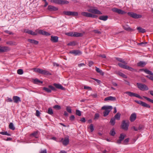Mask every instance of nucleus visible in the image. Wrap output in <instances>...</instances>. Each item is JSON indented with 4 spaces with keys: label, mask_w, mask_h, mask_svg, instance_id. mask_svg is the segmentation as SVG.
<instances>
[{
    "label": "nucleus",
    "mask_w": 153,
    "mask_h": 153,
    "mask_svg": "<svg viewBox=\"0 0 153 153\" xmlns=\"http://www.w3.org/2000/svg\"><path fill=\"white\" fill-rule=\"evenodd\" d=\"M115 134L116 133L115 131L114 128H112L110 131V134L112 136H114Z\"/></svg>",
    "instance_id": "obj_37"
},
{
    "label": "nucleus",
    "mask_w": 153,
    "mask_h": 153,
    "mask_svg": "<svg viewBox=\"0 0 153 153\" xmlns=\"http://www.w3.org/2000/svg\"><path fill=\"white\" fill-rule=\"evenodd\" d=\"M64 14L68 16H77L78 15V13L75 12L70 11H64L63 12Z\"/></svg>",
    "instance_id": "obj_9"
},
{
    "label": "nucleus",
    "mask_w": 153,
    "mask_h": 153,
    "mask_svg": "<svg viewBox=\"0 0 153 153\" xmlns=\"http://www.w3.org/2000/svg\"><path fill=\"white\" fill-rule=\"evenodd\" d=\"M66 110L67 111L70 113H71L72 112L71 109V108L70 107L67 106L66 108Z\"/></svg>",
    "instance_id": "obj_50"
},
{
    "label": "nucleus",
    "mask_w": 153,
    "mask_h": 153,
    "mask_svg": "<svg viewBox=\"0 0 153 153\" xmlns=\"http://www.w3.org/2000/svg\"><path fill=\"white\" fill-rule=\"evenodd\" d=\"M80 121L82 122L85 123L86 121L85 118V117H83L82 118H81L80 120Z\"/></svg>",
    "instance_id": "obj_63"
},
{
    "label": "nucleus",
    "mask_w": 153,
    "mask_h": 153,
    "mask_svg": "<svg viewBox=\"0 0 153 153\" xmlns=\"http://www.w3.org/2000/svg\"><path fill=\"white\" fill-rule=\"evenodd\" d=\"M60 0H51V2L59 4Z\"/></svg>",
    "instance_id": "obj_43"
},
{
    "label": "nucleus",
    "mask_w": 153,
    "mask_h": 153,
    "mask_svg": "<svg viewBox=\"0 0 153 153\" xmlns=\"http://www.w3.org/2000/svg\"><path fill=\"white\" fill-rule=\"evenodd\" d=\"M25 32L28 33L29 34L34 36H35L37 35V33H36L30 30H25Z\"/></svg>",
    "instance_id": "obj_25"
},
{
    "label": "nucleus",
    "mask_w": 153,
    "mask_h": 153,
    "mask_svg": "<svg viewBox=\"0 0 153 153\" xmlns=\"http://www.w3.org/2000/svg\"><path fill=\"white\" fill-rule=\"evenodd\" d=\"M0 134H1L3 135H6L8 136H10V134L8 133L7 132V131H5V132H3V131H1L0 132Z\"/></svg>",
    "instance_id": "obj_42"
},
{
    "label": "nucleus",
    "mask_w": 153,
    "mask_h": 153,
    "mask_svg": "<svg viewBox=\"0 0 153 153\" xmlns=\"http://www.w3.org/2000/svg\"><path fill=\"white\" fill-rule=\"evenodd\" d=\"M10 48L7 46L2 47L0 46V52H4L10 50Z\"/></svg>",
    "instance_id": "obj_14"
},
{
    "label": "nucleus",
    "mask_w": 153,
    "mask_h": 153,
    "mask_svg": "<svg viewBox=\"0 0 153 153\" xmlns=\"http://www.w3.org/2000/svg\"><path fill=\"white\" fill-rule=\"evenodd\" d=\"M87 11L90 13H93L97 14H102V13L100 11L97 9L91 8L88 9Z\"/></svg>",
    "instance_id": "obj_11"
},
{
    "label": "nucleus",
    "mask_w": 153,
    "mask_h": 153,
    "mask_svg": "<svg viewBox=\"0 0 153 153\" xmlns=\"http://www.w3.org/2000/svg\"><path fill=\"white\" fill-rule=\"evenodd\" d=\"M36 31L38 32L40 34L45 36H49L50 35L48 33L41 30H37Z\"/></svg>",
    "instance_id": "obj_16"
},
{
    "label": "nucleus",
    "mask_w": 153,
    "mask_h": 153,
    "mask_svg": "<svg viewBox=\"0 0 153 153\" xmlns=\"http://www.w3.org/2000/svg\"><path fill=\"white\" fill-rule=\"evenodd\" d=\"M137 86L138 88L141 91H145L149 90L148 87L146 85L143 83H137Z\"/></svg>",
    "instance_id": "obj_5"
},
{
    "label": "nucleus",
    "mask_w": 153,
    "mask_h": 153,
    "mask_svg": "<svg viewBox=\"0 0 153 153\" xmlns=\"http://www.w3.org/2000/svg\"><path fill=\"white\" fill-rule=\"evenodd\" d=\"M128 15L134 19H138L141 18L142 16L141 15L137 14L133 12H129L128 13Z\"/></svg>",
    "instance_id": "obj_8"
},
{
    "label": "nucleus",
    "mask_w": 153,
    "mask_h": 153,
    "mask_svg": "<svg viewBox=\"0 0 153 153\" xmlns=\"http://www.w3.org/2000/svg\"><path fill=\"white\" fill-rule=\"evenodd\" d=\"M147 43V42H142L140 43H139L137 44L138 45H141L143 47H144L146 45Z\"/></svg>",
    "instance_id": "obj_47"
},
{
    "label": "nucleus",
    "mask_w": 153,
    "mask_h": 153,
    "mask_svg": "<svg viewBox=\"0 0 153 153\" xmlns=\"http://www.w3.org/2000/svg\"><path fill=\"white\" fill-rule=\"evenodd\" d=\"M126 136V134H120L119 137V139L117 140L116 143L119 144H121L122 141L124 140Z\"/></svg>",
    "instance_id": "obj_13"
},
{
    "label": "nucleus",
    "mask_w": 153,
    "mask_h": 153,
    "mask_svg": "<svg viewBox=\"0 0 153 153\" xmlns=\"http://www.w3.org/2000/svg\"><path fill=\"white\" fill-rule=\"evenodd\" d=\"M13 99L14 102L16 103H18L21 101L20 98L17 96H13Z\"/></svg>",
    "instance_id": "obj_17"
},
{
    "label": "nucleus",
    "mask_w": 153,
    "mask_h": 153,
    "mask_svg": "<svg viewBox=\"0 0 153 153\" xmlns=\"http://www.w3.org/2000/svg\"><path fill=\"white\" fill-rule=\"evenodd\" d=\"M123 27L124 30L128 31H131L133 30L132 29L127 25H123Z\"/></svg>",
    "instance_id": "obj_21"
},
{
    "label": "nucleus",
    "mask_w": 153,
    "mask_h": 153,
    "mask_svg": "<svg viewBox=\"0 0 153 153\" xmlns=\"http://www.w3.org/2000/svg\"><path fill=\"white\" fill-rule=\"evenodd\" d=\"M142 106L144 107L148 108H150V106L149 105L147 104L146 103L144 102L143 103Z\"/></svg>",
    "instance_id": "obj_44"
},
{
    "label": "nucleus",
    "mask_w": 153,
    "mask_h": 153,
    "mask_svg": "<svg viewBox=\"0 0 153 153\" xmlns=\"http://www.w3.org/2000/svg\"><path fill=\"white\" fill-rule=\"evenodd\" d=\"M48 9L50 11H55L58 10L57 7L52 5H49L48 6Z\"/></svg>",
    "instance_id": "obj_20"
},
{
    "label": "nucleus",
    "mask_w": 153,
    "mask_h": 153,
    "mask_svg": "<svg viewBox=\"0 0 153 153\" xmlns=\"http://www.w3.org/2000/svg\"><path fill=\"white\" fill-rule=\"evenodd\" d=\"M58 37L57 36H51V40L53 42H58Z\"/></svg>",
    "instance_id": "obj_23"
},
{
    "label": "nucleus",
    "mask_w": 153,
    "mask_h": 153,
    "mask_svg": "<svg viewBox=\"0 0 153 153\" xmlns=\"http://www.w3.org/2000/svg\"><path fill=\"white\" fill-rule=\"evenodd\" d=\"M112 107L111 106H104L102 107L101 109L105 110L103 112V116L104 117L107 116L112 110Z\"/></svg>",
    "instance_id": "obj_2"
},
{
    "label": "nucleus",
    "mask_w": 153,
    "mask_h": 153,
    "mask_svg": "<svg viewBox=\"0 0 153 153\" xmlns=\"http://www.w3.org/2000/svg\"><path fill=\"white\" fill-rule=\"evenodd\" d=\"M53 85L54 86H55L56 88L60 89L62 90H65V88L63 87L62 85L60 84H58L56 83H54L53 84Z\"/></svg>",
    "instance_id": "obj_22"
},
{
    "label": "nucleus",
    "mask_w": 153,
    "mask_h": 153,
    "mask_svg": "<svg viewBox=\"0 0 153 153\" xmlns=\"http://www.w3.org/2000/svg\"><path fill=\"white\" fill-rule=\"evenodd\" d=\"M135 102H137V103H138V104H139L141 105L142 106L143 103V102L141 101H140V100H139V101L135 100Z\"/></svg>",
    "instance_id": "obj_53"
},
{
    "label": "nucleus",
    "mask_w": 153,
    "mask_h": 153,
    "mask_svg": "<svg viewBox=\"0 0 153 153\" xmlns=\"http://www.w3.org/2000/svg\"><path fill=\"white\" fill-rule=\"evenodd\" d=\"M95 70L97 72L100 73V74L102 75H104V73L101 70H100L99 68H98L96 67H95Z\"/></svg>",
    "instance_id": "obj_33"
},
{
    "label": "nucleus",
    "mask_w": 153,
    "mask_h": 153,
    "mask_svg": "<svg viewBox=\"0 0 153 153\" xmlns=\"http://www.w3.org/2000/svg\"><path fill=\"white\" fill-rule=\"evenodd\" d=\"M40 153H47V150L46 149H45L41 151Z\"/></svg>",
    "instance_id": "obj_64"
},
{
    "label": "nucleus",
    "mask_w": 153,
    "mask_h": 153,
    "mask_svg": "<svg viewBox=\"0 0 153 153\" xmlns=\"http://www.w3.org/2000/svg\"><path fill=\"white\" fill-rule=\"evenodd\" d=\"M34 81L35 83L37 84L39 83H42V82L39 80L38 79H34Z\"/></svg>",
    "instance_id": "obj_52"
},
{
    "label": "nucleus",
    "mask_w": 153,
    "mask_h": 153,
    "mask_svg": "<svg viewBox=\"0 0 153 153\" xmlns=\"http://www.w3.org/2000/svg\"><path fill=\"white\" fill-rule=\"evenodd\" d=\"M115 59L118 61L121 62L118 63V65L120 67L126 69L130 71H133L136 70L132 68L129 66L127 65V63L122 59L118 57H115Z\"/></svg>",
    "instance_id": "obj_1"
},
{
    "label": "nucleus",
    "mask_w": 153,
    "mask_h": 153,
    "mask_svg": "<svg viewBox=\"0 0 153 153\" xmlns=\"http://www.w3.org/2000/svg\"><path fill=\"white\" fill-rule=\"evenodd\" d=\"M38 134V131H34L33 133L31 134H30V136H33L34 137H35L36 138H37L38 137H36L37 135Z\"/></svg>",
    "instance_id": "obj_41"
},
{
    "label": "nucleus",
    "mask_w": 153,
    "mask_h": 153,
    "mask_svg": "<svg viewBox=\"0 0 153 153\" xmlns=\"http://www.w3.org/2000/svg\"><path fill=\"white\" fill-rule=\"evenodd\" d=\"M34 71L36 72L43 75H51V73L48 71L46 70H44L39 68H35L34 69Z\"/></svg>",
    "instance_id": "obj_3"
},
{
    "label": "nucleus",
    "mask_w": 153,
    "mask_h": 153,
    "mask_svg": "<svg viewBox=\"0 0 153 153\" xmlns=\"http://www.w3.org/2000/svg\"><path fill=\"white\" fill-rule=\"evenodd\" d=\"M53 108L55 109H56L58 110L61 109V107L60 105H56L53 107Z\"/></svg>",
    "instance_id": "obj_51"
},
{
    "label": "nucleus",
    "mask_w": 153,
    "mask_h": 153,
    "mask_svg": "<svg viewBox=\"0 0 153 153\" xmlns=\"http://www.w3.org/2000/svg\"><path fill=\"white\" fill-rule=\"evenodd\" d=\"M91 13H88L86 12H82L81 13V14L82 16H84L90 17Z\"/></svg>",
    "instance_id": "obj_32"
},
{
    "label": "nucleus",
    "mask_w": 153,
    "mask_h": 153,
    "mask_svg": "<svg viewBox=\"0 0 153 153\" xmlns=\"http://www.w3.org/2000/svg\"><path fill=\"white\" fill-rule=\"evenodd\" d=\"M108 17L107 16H102L99 17V19L100 20L105 21L108 19Z\"/></svg>",
    "instance_id": "obj_31"
},
{
    "label": "nucleus",
    "mask_w": 153,
    "mask_h": 153,
    "mask_svg": "<svg viewBox=\"0 0 153 153\" xmlns=\"http://www.w3.org/2000/svg\"><path fill=\"white\" fill-rule=\"evenodd\" d=\"M47 112L49 114L52 115L53 114V112L52 109L51 108H49Z\"/></svg>",
    "instance_id": "obj_40"
},
{
    "label": "nucleus",
    "mask_w": 153,
    "mask_h": 153,
    "mask_svg": "<svg viewBox=\"0 0 153 153\" xmlns=\"http://www.w3.org/2000/svg\"><path fill=\"white\" fill-rule=\"evenodd\" d=\"M137 30H138V31L139 32L144 33L146 31V30L145 29L143 28L140 27H137Z\"/></svg>",
    "instance_id": "obj_35"
},
{
    "label": "nucleus",
    "mask_w": 153,
    "mask_h": 153,
    "mask_svg": "<svg viewBox=\"0 0 153 153\" xmlns=\"http://www.w3.org/2000/svg\"><path fill=\"white\" fill-rule=\"evenodd\" d=\"M146 64V63L143 61H140L137 63V65L138 66L143 67H144Z\"/></svg>",
    "instance_id": "obj_27"
},
{
    "label": "nucleus",
    "mask_w": 153,
    "mask_h": 153,
    "mask_svg": "<svg viewBox=\"0 0 153 153\" xmlns=\"http://www.w3.org/2000/svg\"><path fill=\"white\" fill-rule=\"evenodd\" d=\"M89 128L90 129L91 131V132H93L94 130V128L93 125L91 124L90 125Z\"/></svg>",
    "instance_id": "obj_49"
},
{
    "label": "nucleus",
    "mask_w": 153,
    "mask_h": 153,
    "mask_svg": "<svg viewBox=\"0 0 153 153\" xmlns=\"http://www.w3.org/2000/svg\"><path fill=\"white\" fill-rule=\"evenodd\" d=\"M70 53L74 54L75 56L80 55L82 54L81 52L80 51L78 50H74L71 51L70 52Z\"/></svg>",
    "instance_id": "obj_19"
},
{
    "label": "nucleus",
    "mask_w": 153,
    "mask_h": 153,
    "mask_svg": "<svg viewBox=\"0 0 153 153\" xmlns=\"http://www.w3.org/2000/svg\"><path fill=\"white\" fill-rule=\"evenodd\" d=\"M83 34L81 33L74 32V37H81L83 36Z\"/></svg>",
    "instance_id": "obj_34"
},
{
    "label": "nucleus",
    "mask_w": 153,
    "mask_h": 153,
    "mask_svg": "<svg viewBox=\"0 0 153 153\" xmlns=\"http://www.w3.org/2000/svg\"><path fill=\"white\" fill-rule=\"evenodd\" d=\"M116 100V98L112 96H109L108 97H106L104 99L105 101H108V100H111V101H115Z\"/></svg>",
    "instance_id": "obj_24"
},
{
    "label": "nucleus",
    "mask_w": 153,
    "mask_h": 153,
    "mask_svg": "<svg viewBox=\"0 0 153 153\" xmlns=\"http://www.w3.org/2000/svg\"><path fill=\"white\" fill-rule=\"evenodd\" d=\"M70 119L71 120L73 121L75 119V117L74 115H72L70 117Z\"/></svg>",
    "instance_id": "obj_60"
},
{
    "label": "nucleus",
    "mask_w": 153,
    "mask_h": 153,
    "mask_svg": "<svg viewBox=\"0 0 153 153\" xmlns=\"http://www.w3.org/2000/svg\"><path fill=\"white\" fill-rule=\"evenodd\" d=\"M9 128L10 129H11L13 130H14L15 129V127L14 126L13 123H10L9 125Z\"/></svg>",
    "instance_id": "obj_39"
},
{
    "label": "nucleus",
    "mask_w": 153,
    "mask_h": 153,
    "mask_svg": "<svg viewBox=\"0 0 153 153\" xmlns=\"http://www.w3.org/2000/svg\"><path fill=\"white\" fill-rule=\"evenodd\" d=\"M69 3V2L65 0H60L59 4L63 5V4H67Z\"/></svg>",
    "instance_id": "obj_30"
},
{
    "label": "nucleus",
    "mask_w": 153,
    "mask_h": 153,
    "mask_svg": "<svg viewBox=\"0 0 153 153\" xmlns=\"http://www.w3.org/2000/svg\"><path fill=\"white\" fill-rule=\"evenodd\" d=\"M68 45H70V46L74 45H75V42H70L68 44Z\"/></svg>",
    "instance_id": "obj_62"
},
{
    "label": "nucleus",
    "mask_w": 153,
    "mask_h": 153,
    "mask_svg": "<svg viewBox=\"0 0 153 153\" xmlns=\"http://www.w3.org/2000/svg\"><path fill=\"white\" fill-rule=\"evenodd\" d=\"M141 70L143 71L146 74L152 76L147 75L146 77L153 81V73L147 69H142Z\"/></svg>",
    "instance_id": "obj_6"
},
{
    "label": "nucleus",
    "mask_w": 153,
    "mask_h": 153,
    "mask_svg": "<svg viewBox=\"0 0 153 153\" xmlns=\"http://www.w3.org/2000/svg\"><path fill=\"white\" fill-rule=\"evenodd\" d=\"M128 141L129 139L128 138L124 140L123 144H126L128 142Z\"/></svg>",
    "instance_id": "obj_56"
},
{
    "label": "nucleus",
    "mask_w": 153,
    "mask_h": 153,
    "mask_svg": "<svg viewBox=\"0 0 153 153\" xmlns=\"http://www.w3.org/2000/svg\"><path fill=\"white\" fill-rule=\"evenodd\" d=\"M100 115L98 113H96L94 116V119H98Z\"/></svg>",
    "instance_id": "obj_54"
},
{
    "label": "nucleus",
    "mask_w": 153,
    "mask_h": 153,
    "mask_svg": "<svg viewBox=\"0 0 153 153\" xmlns=\"http://www.w3.org/2000/svg\"><path fill=\"white\" fill-rule=\"evenodd\" d=\"M116 74L123 77V78H127V76L125 75L123 73H122V72H120V71H117L116 72Z\"/></svg>",
    "instance_id": "obj_26"
},
{
    "label": "nucleus",
    "mask_w": 153,
    "mask_h": 153,
    "mask_svg": "<svg viewBox=\"0 0 153 153\" xmlns=\"http://www.w3.org/2000/svg\"><path fill=\"white\" fill-rule=\"evenodd\" d=\"M28 41L30 43L36 45H37L39 43L38 41L34 39H28Z\"/></svg>",
    "instance_id": "obj_28"
},
{
    "label": "nucleus",
    "mask_w": 153,
    "mask_h": 153,
    "mask_svg": "<svg viewBox=\"0 0 153 153\" xmlns=\"http://www.w3.org/2000/svg\"><path fill=\"white\" fill-rule=\"evenodd\" d=\"M67 34L69 36H74V33L73 32L68 33Z\"/></svg>",
    "instance_id": "obj_58"
},
{
    "label": "nucleus",
    "mask_w": 153,
    "mask_h": 153,
    "mask_svg": "<svg viewBox=\"0 0 153 153\" xmlns=\"http://www.w3.org/2000/svg\"><path fill=\"white\" fill-rule=\"evenodd\" d=\"M137 118L136 114L134 113L131 114L130 117V120L131 122H134L135 120Z\"/></svg>",
    "instance_id": "obj_18"
},
{
    "label": "nucleus",
    "mask_w": 153,
    "mask_h": 153,
    "mask_svg": "<svg viewBox=\"0 0 153 153\" xmlns=\"http://www.w3.org/2000/svg\"><path fill=\"white\" fill-rule=\"evenodd\" d=\"M40 113L39 112V111L38 110H36V115L37 116L39 117L40 115Z\"/></svg>",
    "instance_id": "obj_61"
},
{
    "label": "nucleus",
    "mask_w": 153,
    "mask_h": 153,
    "mask_svg": "<svg viewBox=\"0 0 153 153\" xmlns=\"http://www.w3.org/2000/svg\"><path fill=\"white\" fill-rule=\"evenodd\" d=\"M111 10L114 12L120 14H124L126 13L124 11L116 8H112Z\"/></svg>",
    "instance_id": "obj_10"
},
{
    "label": "nucleus",
    "mask_w": 153,
    "mask_h": 153,
    "mask_svg": "<svg viewBox=\"0 0 153 153\" xmlns=\"http://www.w3.org/2000/svg\"><path fill=\"white\" fill-rule=\"evenodd\" d=\"M60 142L62 143L63 144L64 146L67 145L69 143V140L68 138H65L64 140L63 138H62Z\"/></svg>",
    "instance_id": "obj_15"
},
{
    "label": "nucleus",
    "mask_w": 153,
    "mask_h": 153,
    "mask_svg": "<svg viewBox=\"0 0 153 153\" xmlns=\"http://www.w3.org/2000/svg\"><path fill=\"white\" fill-rule=\"evenodd\" d=\"M93 31L94 32L96 33H97L98 34H100L101 33V32L97 30H93Z\"/></svg>",
    "instance_id": "obj_55"
},
{
    "label": "nucleus",
    "mask_w": 153,
    "mask_h": 153,
    "mask_svg": "<svg viewBox=\"0 0 153 153\" xmlns=\"http://www.w3.org/2000/svg\"><path fill=\"white\" fill-rule=\"evenodd\" d=\"M115 119L114 117L111 119L110 123L112 125L114 126L115 125Z\"/></svg>",
    "instance_id": "obj_38"
},
{
    "label": "nucleus",
    "mask_w": 153,
    "mask_h": 153,
    "mask_svg": "<svg viewBox=\"0 0 153 153\" xmlns=\"http://www.w3.org/2000/svg\"><path fill=\"white\" fill-rule=\"evenodd\" d=\"M143 97L147 101H149L150 102L153 103V100H152L149 98L146 97L144 96Z\"/></svg>",
    "instance_id": "obj_48"
},
{
    "label": "nucleus",
    "mask_w": 153,
    "mask_h": 153,
    "mask_svg": "<svg viewBox=\"0 0 153 153\" xmlns=\"http://www.w3.org/2000/svg\"><path fill=\"white\" fill-rule=\"evenodd\" d=\"M129 125V122L128 120H123L121 125V128L125 131H127L128 129Z\"/></svg>",
    "instance_id": "obj_4"
},
{
    "label": "nucleus",
    "mask_w": 153,
    "mask_h": 153,
    "mask_svg": "<svg viewBox=\"0 0 153 153\" xmlns=\"http://www.w3.org/2000/svg\"><path fill=\"white\" fill-rule=\"evenodd\" d=\"M17 73L21 75L23 73V71L22 69H19L18 70Z\"/></svg>",
    "instance_id": "obj_45"
},
{
    "label": "nucleus",
    "mask_w": 153,
    "mask_h": 153,
    "mask_svg": "<svg viewBox=\"0 0 153 153\" xmlns=\"http://www.w3.org/2000/svg\"><path fill=\"white\" fill-rule=\"evenodd\" d=\"M121 114L119 113H117L114 116V118L117 120H120Z\"/></svg>",
    "instance_id": "obj_36"
},
{
    "label": "nucleus",
    "mask_w": 153,
    "mask_h": 153,
    "mask_svg": "<svg viewBox=\"0 0 153 153\" xmlns=\"http://www.w3.org/2000/svg\"><path fill=\"white\" fill-rule=\"evenodd\" d=\"M4 32L6 33L7 34H10V35H13V33L12 32L10 31L7 30H5V31H4Z\"/></svg>",
    "instance_id": "obj_57"
},
{
    "label": "nucleus",
    "mask_w": 153,
    "mask_h": 153,
    "mask_svg": "<svg viewBox=\"0 0 153 153\" xmlns=\"http://www.w3.org/2000/svg\"><path fill=\"white\" fill-rule=\"evenodd\" d=\"M43 90L48 93H50L51 92V91H56V89L55 88L51 85H49L48 86V88L43 87Z\"/></svg>",
    "instance_id": "obj_7"
},
{
    "label": "nucleus",
    "mask_w": 153,
    "mask_h": 153,
    "mask_svg": "<svg viewBox=\"0 0 153 153\" xmlns=\"http://www.w3.org/2000/svg\"><path fill=\"white\" fill-rule=\"evenodd\" d=\"M125 93L128 94L129 96L131 97H135L140 99H142L141 97L137 94L134 93L130 91H126L125 92Z\"/></svg>",
    "instance_id": "obj_12"
},
{
    "label": "nucleus",
    "mask_w": 153,
    "mask_h": 153,
    "mask_svg": "<svg viewBox=\"0 0 153 153\" xmlns=\"http://www.w3.org/2000/svg\"><path fill=\"white\" fill-rule=\"evenodd\" d=\"M98 16L96 15H94L93 14H92L91 13L90 14V17H92V18H97V17Z\"/></svg>",
    "instance_id": "obj_59"
},
{
    "label": "nucleus",
    "mask_w": 153,
    "mask_h": 153,
    "mask_svg": "<svg viewBox=\"0 0 153 153\" xmlns=\"http://www.w3.org/2000/svg\"><path fill=\"white\" fill-rule=\"evenodd\" d=\"M76 115L79 116H80L81 115V112L79 110H76Z\"/></svg>",
    "instance_id": "obj_46"
},
{
    "label": "nucleus",
    "mask_w": 153,
    "mask_h": 153,
    "mask_svg": "<svg viewBox=\"0 0 153 153\" xmlns=\"http://www.w3.org/2000/svg\"><path fill=\"white\" fill-rule=\"evenodd\" d=\"M6 43L7 45H9L10 46H13L16 45V42L13 41H7L6 42Z\"/></svg>",
    "instance_id": "obj_29"
}]
</instances>
